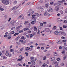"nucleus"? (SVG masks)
<instances>
[{
	"mask_svg": "<svg viewBox=\"0 0 67 67\" xmlns=\"http://www.w3.org/2000/svg\"><path fill=\"white\" fill-rule=\"evenodd\" d=\"M2 1L4 4L7 5L9 4V1L8 0H2Z\"/></svg>",
	"mask_w": 67,
	"mask_h": 67,
	"instance_id": "1",
	"label": "nucleus"
},
{
	"mask_svg": "<svg viewBox=\"0 0 67 67\" xmlns=\"http://www.w3.org/2000/svg\"><path fill=\"white\" fill-rule=\"evenodd\" d=\"M44 15L45 16H49L50 14L48 13V12H46L44 13Z\"/></svg>",
	"mask_w": 67,
	"mask_h": 67,
	"instance_id": "2",
	"label": "nucleus"
},
{
	"mask_svg": "<svg viewBox=\"0 0 67 67\" xmlns=\"http://www.w3.org/2000/svg\"><path fill=\"white\" fill-rule=\"evenodd\" d=\"M54 34L55 35H59V34L58 31H56L54 32Z\"/></svg>",
	"mask_w": 67,
	"mask_h": 67,
	"instance_id": "3",
	"label": "nucleus"
},
{
	"mask_svg": "<svg viewBox=\"0 0 67 67\" xmlns=\"http://www.w3.org/2000/svg\"><path fill=\"white\" fill-rule=\"evenodd\" d=\"M31 62L32 63V65H35V62H34V60L33 59H32L31 60Z\"/></svg>",
	"mask_w": 67,
	"mask_h": 67,
	"instance_id": "4",
	"label": "nucleus"
},
{
	"mask_svg": "<svg viewBox=\"0 0 67 67\" xmlns=\"http://www.w3.org/2000/svg\"><path fill=\"white\" fill-rule=\"evenodd\" d=\"M16 20L14 22H13V21H12L10 23V24H12V25H13H13H14V23H15V22H16Z\"/></svg>",
	"mask_w": 67,
	"mask_h": 67,
	"instance_id": "5",
	"label": "nucleus"
},
{
	"mask_svg": "<svg viewBox=\"0 0 67 67\" xmlns=\"http://www.w3.org/2000/svg\"><path fill=\"white\" fill-rule=\"evenodd\" d=\"M53 10V9L51 8H49V9L48 10V11L49 12H52V10Z\"/></svg>",
	"mask_w": 67,
	"mask_h": 67,
	"instance_id": "6",
	"label": "nucleus"
},
{
	"mask_svg": "<svg viewBox=\"0 0 67 67\" xmlns=\"http://www.w3.org/2000/svg\"><path fill=\"white\" fill-rule=\"evenodd\" d=\"M19 7V6L17 7L16 8H15V7H16V6L14 7L13 8H12V10H13V9H14V10H15L16 9H17V8H18V7Z\"/></svg>",
	"mask_w": 67,
	"mask_h": 67,
	"instance_id": "7",
	"label": "nucleus"
},
{
	"mask_svg": "<svg viewBox=\"0 0 67 67\" xmlns=\"http://www.w3.org/2000/svg\"><path fill=\"white\" fill-rule=\"evenodd\" d=\"M50 60L51 61H53L55 60V58L54 57H52L50 59Z\"/></svg>",
	"mask_w": 67,
	"mask_h": 67,
	"instance_id": "8",
	"label": "nucleus"
},
{
	"mask_svg": "<svg viewBox=\"0 0 67 67\" xmlns=\"http://www.w3.org/2000/svg\"><path fill=\"white\" fill-rule=\"evenodd\" d=\"M35 16H38V17L40 16V15L39 14L37 13H35Z\"/></svg>",
	"mask_w": 67,
	"mask_h": 67,
	"instance_id": "9",
	"label": "nucleus"
},
{
	"mask_svg": "<svg viewBox=\"0 0 67 67\" xmlns=\"http://www.w3.org/2000/svg\"><path fill=\"white\" fill-rule=\"evenodd\" d=\"M5 55L7 56H9V52L8 51H7L5 53Z\"/></svg>",
	"mask_w": 67,
	"mask_h": 67,
	"instance_id": "10",
	"label": "nucleus"
},
{
	"mask_svg": "<svg viewBox=\"0 0 67 67\" xmlns=\"http://www.w3.org/2000/svg\"><path fill=\"white\" fill-rule=\"evenodd\" d=\"M20 37H21L20 36H19L17 38H16L15 40H16V41H18V40L20 38Z\"/></svg>",
	"mask_w": 67,
	"mask_h": 67,
	"instance_id": "11",
	"label": "nucleus"
},
{
	"mask_svg": "<svg viewBox=\"0 0 67 67\" xmlns=\"http://www.w3.org/2000/svg\"><path fill=\"white\" fill-rule=\"evenodd\" d=\"M58 44H62V42L59 40V41L58 42Z\"/></svg>",
	"mask_w": 67,
	"mask_h": 67,
	"instance_id": "12",
	"label": "nucleus"
},
{
	"mask_svg": "<svg viewBox=\"0 0 67 67\" xmlns=\"http://www.w3.org/2000/svg\"><path fill=\"white\" fill-rule=\"evenodd\" d=\"M42 66L43 67H45V66H47L48 67V65L47 64H46L44 63L42 65Z\"/></svg>",
	"mask_w": 67,
	"mask_h": 67,
	"instance_id": "13",
	"label": "nucleus"
},
{
	"mask_svg": "<svg viewBox=\"0 0 67 67\" xmlns=\"http://www.w3.org/2000/svg\"><path fill=\"white\" fill-rule=\"evenodd\" d=\"M19 32L17 33H15L14 35V36H15L16 35H19Z\"/></svg>",
	"mask_w": 67,
	"mask_h": 67,
	"instance_id": "14",
	"label": "nucleus"
},
{
	"mask_svg": "<svg viewBox=\"0 0 67 67\" xmlns=\"http://www.w3.org/2000/svg\"><path fill=\"white\" fill-rule=\"evenodd\" d=\"M24 30L25 31H27L29 30V28H24Z\"/></svg>",
	"mask_w": 67,
	"mask_h": 67,
	"instance_id": "15",
	"label": "nucleus"
},
{
	"mask_svg": "<svg viewBox=\"0 0 67 67\" xmlns=\"http://www.w3.org/2000/svg\"><path fill=\"white\" fill-rule=\"evenodd\" d=\"M21 38L22 40H25V38L24 37V36H23L21 37Z\"/></svg>",
	"mask_w": 67,
	"mask_h": 67,
	"instance_id": "16",
	"label": "nucleus"
},
{
	"mask_svg": "<svg viewBox=\"0 0 67 67\" xmlns=\"http://www.w3.org/2000/svg\"><path fill=\"white\" fill-rule=\"evenodd\" d=\"M18 2L17 1H15L13 3V4L14 5L15 4H16Z\"/></svg>",
	"mask_w": 67,
	"mask_h": 67,
	"instance_id": "17",
	"label": "nucleus"
},
{
	"mask_svg": "<svg viewBox=\"0 0 67 67\" xmlns=\"http://www.w3.org/2000/svg\"><path fill=\"white\" fill-rule=\"evenodd\" d=\"M54 64H58V62H57L56 61H54L53 62Z\"/></svg>",
	"mask_w": 67,
	"mask_h": 67,
	"instance_id": "18",
	"label": "nucleus"
},
{
	"mask_svg": "<svg viewBox=\"0 0 67 67\" xmlns=\"http://www.w3.org/2000/svg\"><path fill=\"white\" fill-rule=\"evenodd\" d=\"M30 49V47H27L26 48V49L27 50H29V49Z\"/></svg>",
	"mask_w": 67,
	"mask_h": 67,
	"instance_id": "19",
	"label": "nucleus"
},
{
	"mask_svg": "<svg viewBox=\"0 0 67 67\" xmlns=\"http://www.w3.org/2000/svg\"><path fill=\"white\" fill-rule=\"evenodd\" d=\"M11 33L12 34H14L15 33V32L14 31H13L11 32Z\"/></svg>",
	"mask_w": 67,
	"mask_h": 67,
	"instance_id": "20",
	"label": "nucleus"
},
{
	"mask_svg": "<svg viewBox=\"0 0 67 67\" xmlns=\"http://www.w3.org/2000/svg\"><path fill=\"white\" fill-rule=\"evenodd\" d=\"M62 54H64L65 53V51L64 50H63L62 52Z\"/></svg>",
	"mask_w": 67,
	"mask_h": 67,
	"instance_id": "21",
	"label": "nucleus"
},
{
	"mask_svg": "<svg viewBox=\"0 0 67 67\" xmlns=\"http://www.w3.org/2000/svg\"><path fill=\"white\" fill-rule=\"evenodd\" d=\"M17 60V61H19V62H21V61H22V60L20 58H19Z\"/></svg>",
	"mask_w": 67,
	"mask_h": 67,
	"instance_id": "22",
	"label": "nucleus"
},
{
	"mask_svg": "<svg viewBox=\"0 0 67 67\" xmlns=\"http://www.w3.org/2000/svg\"><path fill=\"white\" fill-rule=\"evenodd\" d=\"M23 32V30H22L19 31V33H22V32Z\"/></svg>",
	"mask_w": 67,
	"mask_h": 67,
	"instance_id": "23",
	"label": "nucleus"
},
{
	"mask_svg": "<svg viewBox=\"0 0 67 67\" xmlns=\"http://www.w3.org/2000/svg\"><path fill=\"white\" fill-rule=\"evenodd\" d=\"M46 59V56L44 57L43 58V60H45Z\"/></svg>",
	"mask_w": 67,
	"mask_h": 67,
	"instance_id": "24",
	"label": "nucleus"
},
{
	"mask_svg": "<svg viewBox=\"0 0 67 67\" xmlns=\"http://www.w3.org/2000/svg\"><path fill=\"white\" fill-rule=\"evenodd\" d=\"M20 28V26H18L16 28V30H18Z\"/></svg>",
	"mask_w": 67,
	"mask_h": 67,
	"instance_id": "25",
	"label": "nucleus"
},
{
	"mask_svg": "<svg viewBox=\"0 0 67 67\" xmlns=\"http://www.w3.org/2000/svg\"><path fill=\"white\" fill-rule=\"evenodd\" d=\"M37 27L38 29H41V27H42L41 26H38V27Z\"/></svg>",
	"mask_w": 67,
	"mask_h": 67,
	"instance_id": "26",
	"label": "nucleus"
},
{
	"mask_svg": "<svg viewBox=\"0 0 67 67\" xmlns=\"http://www.w3.org/2000/svg\"><path fill=\"white\" fill-rule=\"evenodd\" d=\"M60 58H57V61H59V60H60Z\"/></svg>",
	"mask_w": 67,
	"mask_h": 67,
	"instance_id": "27",
	"label": "nucleus"
},
{
	"mask_svg": "<svg viewBox=\"0 0 67 67\" xmlns=\"http://www.w3.org/2000/svg\"><path fill=\"white\" fill-rule=\"evenodd\" d=\"M39 63L40 64V65H42V64H43V63H42V61H40L39 62Z\"/></svg>",
	"mask_w": 67,
	"mask_h": 67,
	"instance_id": "28",
	"label": "nucleus"
},
{
	"mask_svg": "<svg viewBox=\"0 0 67 67\" xmlns=\"http://www.w3.org/2000/svg\"><path fill=\"white\" fill-rule=\"evenodd\" d=\"M40 26H43V24L42 23H41L40 24Z\"/></svg>",
	"mask_w": 67,
	"mask_h": 67,
	"instance_id": "29",
	"label": "nucleus"
},
{
	"mask_svg": "<svg viewBox=\"0 0 67 67\" xmlns=\"http://www.w3.org/2000/svg\"><path fill=\"white\" fill-rule=\"evenodd\" d=\"M38 32H37V34H40V31L39 29H38Z\"/></svg>",
	"mask_w": 67,
	"mask_h": 67,
	"instance_id": "30",
	"label": "nucleus"
},
{
	"mask_svg": "<svg viewBox=\"0 0 67 67\" xmlns=\"http://www.w3.org/2000/svg\"><path fill=\"white\" fill-rule=\"evenodd\" d=\"M34 11H32L30 13V14H33L34 13Z\"/></svg>",
	"mask_w": 67,
	"mask_h": 67,
	"instance_id": "31",
	"label": "nucleus"
},
{
	"mask_svg": "<svg viewBox=\"0 0 67 67\" xmlns=\"http://www.w3.org/2000/svg\"><path fill=\"white\" fill-rule=\"evenodd\" d=\"M22 16V15H21L20 16L18 17V19H20L21 18V17Z\"/></svg>",
	"mask_w": 67,
	"mask_h": 67,
	"instance_id": "32",
	"label": "nucleus"
},
{
	"mask_svg": "<svg viewBox=\"0 0 67 67\" xmlns=\"http://www.w3.org/2000/svg\"><path fill=\"white\" fill-rule=\"evenodd\" d=\"M62 35L65 36L66 35V34H65L64 32H62Z\"/></svg>",
	"mask_w": 67,
	"mask_h": 67,
	"instance_id": "33",
	"label": "nucleus"
},
{
	"mask_svg": "<svg viewBox=\"0 0 67 67\" xmlns=\"http://www.w3.org/2000/svg\"><path fill=\"white\" fill-rule=\"evenodd\" d=\"M63 23H67V19L64 21Z\"/></svg>",
	"mask_w": 67,
	"mask_h": 67,
	"instance_id": "34",
	"label": "nucleus"
},
{
	"mask_svg": "<svg viewBox=\"0 0 67 67\" xmlns=\"http://www.w3.org/2000/svg\"><path fill=\"white\" fill-rule=\"evenodd\" d=\"M4 36L5 37H8V35L7 34H6L4 35Z\"/></svg>",
	"mask_w": 67,
	"mask_h": 67,
	"instance_id": "35",
	"label": "nucleus"
},
{
	"mask_svg": "<svg viewBox=\"0 0 67 67\" xmlns=\"http://www.w3.org/2000/svg\"><path fill=\"white\" fill-rule=\"evenodd\" d=\"M34 29L35 30V31H36V30H37V28H36V27H34Z\"/></svg>",
	"mask_w": 67,
	"mask_h": 67,
	"instance_id": "36",
	"label": "nucleus"
},
{
	"mask_svg": "<svg viewBox=\"0 0 67 67\" xmlns=\"http://www.w3.org/2000/svg\"><path fill=\"white\" fill-rule=\"evenodd\" d=\"M3 10H4V9H3L1 7L0 8V10H1V11H3Z\"/></svg>",
	"mask_w": 67,
	"mask_h": 67,
	"instance_id": "37",
	"label": "nucleus"
},
{
	"mask_svg": "<svg viewBox=\"0 0 67 67\" xmlns=\"http://www.w3.org/2000/svg\"><path fill=\"white\" fill-rule=\"evenodd\" d=\"M28 22H29V21H26L25 22V23H24V24H27V23H28Z\"/></svg>",
	"mask_w": 67,
	"mask_h": 67,
	"instance_id": "38",
	"label": "nucleus"
},
{
	"mask_svg": "<svg viewBox=\"0 0 67 67\" xmlns=\"http://www.w3.org/2000/svg\"><path fill=\"white\" fill-rule=\"evenodd\" d=\"M26 41H23V44H25V43H26Z\"/></svg>",
	"mask_w": 67,
	"mask_h": 67,
	"instance_id": "39",
	"label": "nucleus"
},
{
	"mask_svg": "<svg viewBox=\"0 0 67 67\" xmlns=\"http://www.w3.org/2000/svg\"><path fill=\"white\" fill-rule=\"evenodd\" d=\"M30 37H32L33 36V35H32V34H30Z\"/></svg>",
	"mask_w": 67,
	"mask_h": 67,
	"instance_id": "40",
	"label": "nucleus"
},
{
	"mask_svg": "<svg viewBox=\"0 0 67 67\" xmlns=\"http://www.w3.org/2000/svg\"><path fill=\"white\" fill-rule=\"evenodd\" d=\"M67 27V26H65V25H64L63 27V28H66Z\"/></svg>",
	"mask_w": 67,
	"mask_h": 67,
	"instance_id": "41",
	"label": "nucleus"
},
{
	"mask_svg": "<svg viewBox=\"0 0 67 67\" xmlns=\"http://www.w3.org/2000/svg\"><path fill=\"white\" fill-rule=\"evenodd\" d=\"M31 24H34V21H32L31 22Z\"/></svg>",
	"mask_w": 67,
	"mask_h": 67,
	"instance_id": "42",
	"label": "nucleus"
},
{
	"mask_svg": "<svg viewBox=\"0 0 67 67\" xmlns=\"http://www.w3.org/2000/svg\"><path fill=\"white\" fill-rule=\"evenodd\" d=\"M60 30L61 31L63 30V28H62V27H60Z\"/></svg>",
	"mask_w": 67,
	"mask_h": 67,
	"instance_id": "43",
	"label": "nucleus"
},
{
	"mask_svg": "<svg viewBox=\"0 0 67 67\" xmlns=\"http://www.w3.org/2000/svg\"><path fill=\"white\" fill-rule=\"evenodd\" d=\"M26 36L27 38H29V37H30V36H29V35H27Z\"/></svg>",
	"mask_w": 67,
	"mask_h": 67,
	"instance_id": "44",
	"label": "nucleus"
},
{
	"mask_svg": "<svg viewBox=\"0 0 67 67\" xmlns=\"http://www.w3.org/2000/svg\"><path fill=\"white\" fill-rule=\"evenodd\" d=\"M3 59H7V58L5 56H4L3 57Z\"/></svg>",
	"mask_w": 67,
	"mask_h": 67,
	"instance_id": "45",
	"label": "nucleus"
},
{
	"mask_svg": "<svg viewBox=\"0 0 67 67\" xmlns=\"http://www.w3.org/2000/svg\"><path fill=\"white\" fill-rule=\"evenodd\" d=\"M25 54L26 56H28V55H29V54H28V53L27 52H25Z\"/></svg>",
	"mask_w": 67,
	"mask_h": 67,
	"instance_id": "46",
	"label": "nucleus"
},
{
	"mask_svg": "<svg viewBox=\"0 0 67 67\" xmlns=\"http://www.w3.org/2000/svg\"><path fill=\"white\" fill-rule=\"evenodd\" d=\"M20 42H21V43H23V40H21L20 41Z\"/></svg>",
	"mask_w": 67,
	"mask_h": 67,
	"instance_id": "47",
	"label": "nucleus"
},
{
	"mask_svg": "<svg viewBox=\"0 0 67 67\" xmlns=\"http://www.w3.org/2000/svg\"><path fill=\"white\" fill-rule=\"evenodd\" d=\"M58 64H57L55 65V67H58Z\"/></svg>",
	"mask_w": 67,
	"mask_h": 67,
	"instance_id": "48",
	"label": "nucleus"
},
{
	"mask_svg": "<svg viewBox=\"0 0 67 67\" xmlns=\"http://www.w3.org/2000/svg\"><path fill=\"white\" fill-rule=\"evenodd\" d=\"M61 65H62V66H63L64 65V63H62L61 64Z\"/></svg>",
	"mask_w": 67,
	"mask_h": 67,
	"instance_id": "49",
	"label": "nucleus"
},
{
	"mask_svg": "<svg viewBox=\"0 0 67 67\" xmlns=\"http://www.w3.org/2000/svg\"><path fill=\"white\" fill-rule=\"evenodd\" d=\"M66 58V57L65 56L63 57V60H65V59Z\"/></svg>",
	"mask_w": 67,
	"mask_h": 67,
	"instance_id": "50",
	"label": "nucleus"
},
{
	"mask_svg": "<svg viewBox=\"0 0 67 67\" xmlns=\"http://www.w3.org/2000/svg\"><path fill=\"white\" fill-rule=\"evenodd\" d=\"M56 26H54L53 27V29H56Z\"/></svg>",
	"mask_w": 67,
	"mask_h": 67,
	"instance_id": "51",
	"label": "nucleus"
},
{
	"mask_svg": "<svg viewBox=\"0 0 67 67\" xmlns=\"http://www.w3.org/2000/svg\"><path fill=\"white\" fill-rule=\"evenodd\" d=\"M63 32H62V31H60L59 32V33H60V34H62L63 33Z\"/></svg>",
	"mask_w": 67,
	"mask_h": 67,
	"instance_id": "52",
	"label": "nucleus"
},
{
	"mask_svg": "<svg viewBox=\"0 0 67 67\" xmlns=\"http://www.w3.org/2000/svg\"><path fill=\"white\" fill-rule=\"evenodd\" d=\"M15 29V27H13L11 29V30H13V29Z\"/></svg>",
	"mask_w": 67,
	"mask_h": 67,
	"instance_id": "53",
	"label": "nucleus"
},
{
	"mask_svg": "<svg viewBox=\"0 0 67 67\" xmlns=\"http://www.w3.org/2000/svg\"><path fill=\"white\" fill-rule=\"evenodd\" d=\"M47 32H49V28H47Z\"/></svg>",
	"mask_w": 67,
	"mask_h": 67,
	"instance_id": "54",
	"label": "nucleus"
},
{
	"mask_svg": "<svg viewBox=\"0 0 67 67\" xmlns=\"http://www.w3.org/2000/svg\"><path fill=\"white\" fill-rule=\"evenodd\" d=\"M64 48L65 49L66 51H67V48L66 47H65Z\"/></svg>",
	"mask_w": 67,
	"mask_h": 67,
	"instance_id": "55",
	"label": "nucleus"
},
{
	"mask_svg": "<svg viewBox=\"0 0 67 67\" xmlns=\"http://www.w3.org/2000/svg\"><path fill=\"white\" fill-rule=\"evenodd\" d=\"M18 65L19 66H22V65L20 63H18Z\"/></svg>",
	"mask_w": 67,
	"mask_h": 67,
	"instance_id": "56",
	"label": "nucleus"
},
{
	"mask_svg": "<svg viewBox=\"0 0 67 67\" xmlns=\"http://www.w3.org/2000/svg\"><path fill=\"white\" fill-rule=\"evenodd\" d=\"M8 36H11V34L10 33H9L8 35Z\"/></svg>",
	"mask_w": 67,
	"mask_h": 67,
	"instance_id": "57",
	"label": "nucleus"
},
{
	"mask_svg": "<svg viewBox=\"0 0 67 67\" xmlns=\"http://www.w3.org/2000/svg\"><path fill=\"white\" fill-rule=\"evenodd\" d=\"M11 37H9L8 38V39H11Z\"/></svg>",
	"mask_w": 67,
	"mask_h": 67,
	"instance_id": "58",
	"label": "nucleus"
},
{
	"mask_svg": "<svg viewBox=\"0 0 67 67\" xmlns=\"http://www.w3.org/2000/svg\"><path fill=\"white\" fill-rule=\"evenodd\" d=\"M30 59H34V57H31Z\"/></svg>",
	"mask_w": 67,
	"mask_h": 67,
	"instance_id": "59",
	"label": "nucleus"
},
{
	"mask_svg": "<svg viewBox=\"0 0 67 67\" xmlns=\"http://www.w3.org/2000/svg\"><path fill=\"white\" fill-rule=\"evenodd\" d=\"M30 3H27V5H29V4H30Z\"/></svg>",
	"mask_w": 67,
	"mask_h": 67,
	"instance_id": "60",
	"label": "nucleus"
},
{
	"mask_svg": "<svg viewBox=\"0 0 67 67\" xmlns=\"http://www.w3.org/2000/svg\"><path fill=\"white\" fill-rule=\"evenodd\" d=\"M62 39H65V37H62Z\"/></svg>",
	"mask_w": 67,
	"mask_h": 67,
	"instance_id": "61",
	"label": "nucleus"
},
{
	"mask_svg": "<svg viewBox=\"0 0 67 67\" xmlns=\"http://www.w3.org/2000/svg\"><path fill=\"white\" fill-rule=\"evenodd\" d=\"M23 48H21L20 50V51H23Z\"/></svg>",
	"mask_w": 67,
	"mask_h": 67,
	"instance_id": "62",
	"label": "nucleus"
},
{
	"mask_svg": "<svg viewBox=\"0 0 67 67\" xmlns=\"http://www.w3.org/2000/svg\"><path fill=\"white\" fill-rule=\"evenodd\" d=\"M10 51L11 52H13V49H11L10 50Z\"/></svg>",
	"mask_w": 67,
	"mask_h": 67,
	"instance_id": "63",
	"label": "nucleus"
},
{
	"mask_svg": "<svg viewBox=\"0 0 67 67\" xmlns=\"http://www.w3.org/2000/svg\"><path fill=\"white\" fill-rule=\"evenodd\" d=\"M62 42H66V40H63L62 41Z\"/></svg>",
	"mask_w": 67,
	"mask_h": 67,
	"instance_id": "64",
	"label": "nucleus"
}]
</instances>
